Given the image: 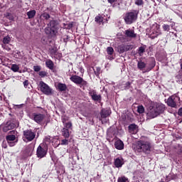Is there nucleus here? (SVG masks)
<instances>
[{
  "instance_id": "obj_1",
  "label": "nucleus",
  "mask_w": 182,
  "mask_h": 182,
  "mask_svg": "<svg viewBox=\"0 0 182 182\" xmlns=\"http://www.w3.org/2000/svg\"><path fill=\"white\" fill-rule=\"evenodd\" d=\"M132 149L135 153H144V154H150L153 149L151 141L149 138L139 140L132 146Z\"/></svg>"
},
{
  "instance_id": "obj_2",
  "label": "nucleus",
  "mask_w": 182,
  "mask_h": 182,
  "mask_svg": "<svg viewBox=\"0 0 182 182\" xmlns=\"http://www.w3.org/2000/svg\"><path fill=\"white\" fill-rule=\"evenodd\" d=\"M164 105L160 104H154L150 105L148 109L147 116L149 119H154L164 112Z\"/></svg>"
},
{
  "instance_id": "obj_3",
  "label": "nucleus",
  "mask_w": 182,
  "mask_h": 182,
  "mask_svg": "<svg viewBox=\"0 0 182 182\" xmlns=\"http://www.w3.org/2000/svg\"><path fill=\"white\" fill-rule=\"evenodd\" d=\"M138 15V10H133L131 12L127 13L124 17L125 23H127V25H132L133 22H136V21L137 20Z\"/></svg>"
},
{
  "instance_id": "obj_4",
  "label": "nucleus",
  "mask_w": 182,
  "mask_h": 182,
  "mask_svg": "<svg viewBox=\"0 0 182 182\" xmlns=\"http://www.w3.org/2000/svg\"><path fill=\"white\" fill-rule=\"evenodd\" d=\"M17 133L16 131L13 130L6 136V140L10 147L16 146V143H18V138H16Z\"/></svg>"
},
{
  "instance_id": "obj_5",
  "label": "nucleus",
  "mask_w": 182,
  "mask_h": 182,
  "mask_svg": "<svg viewBox=\"0 0 182 182\" xmlns=\"http://www.w3.org/2000/svg\"><path fill=\"white\" fill-rule=\"evenodd\" d=\"M70 80L75 83V85H80V87H85L87 86V81L83 80L82 77L79 75H73L70 77Z\"/></svg>"
},
{
  "instance_id": "obj_6",
  "label": "nucleus",
  "mask_w": 182,
  "mask_h": 182,
  "mask_svg": "<svg viewBox=\"0 0 182 182\" xmlns=\"http://www.w3.org/2000/svg\"><path fill=\"white\" fill-rule=\"evenodd\" d=\"M36 136V134L31 129H27L23 131V140L26 143L32 141V140H33Z\"/></svg>"
},
{
  "instance_id": "obj_7",
  "label": "nucleus",
  "mask_w": 182,
  "mask_h": 182,
  "mask_svg": "<svg viewBox=\"0 0 182 182\" xmlns=\"http://www.w3.org/2000/svg\"><path fill=\"white\" fill-rule=\"evenodd\" d=\"M48 154V147L45 146L43 144H40L36 150V156L38 159H43Z\"/></svg>"
},
{
  "instance_id": "obj_8",
  "label": "nucleus",
  "mask_w": 182,
  "mask_h": 182,
  "mask_svg": "<svg viewBox=\"0 0 182 182\" xmlns=\"http://www.w3.org/2000/svg\"><path fill=\"white\" fill-rule=\"evenodd\" d=\"M30 119L34 120L38 124H41L45 120L46 116L41 113H33L29 115Z\"/></svg>"
},
{
  "instance_id": "obj_9",
  "label": "nucleus",
  "mask_w": 182,
  "mask_h": 182,
  "mask_svg": "<svg viewBox=\"0 0 182 182\" xmlns=\"http://www.w3.org/2000/svg\"><path fill=\"white\" fill-rule=\"evenodd\" d=\"M40 90L44 95H47L48 96L52 95V88L48 85V84L45 83L43 81H41L39 82Z\"/></svg>"
},
{
  "instance_id": "obj_10",
  "label": "nucleus",
  "mask_w": 182,
  "mask_h": 182,
  "mask_svg": "<svg viewBox=\"0 0 182 182\" xmlns=\"http://www.w3.org/2000/svg\"><path fill=\"white\" fill-rule=\"evenodd\" d=\"M177 102H180V97L174 95L168 98L167 105L171 107H176L177 106Z\"/></svg>"
},
{
  "instance_id": "obj_11",
  "label": "nucleus",
  "mask_w": 182,
  "mask_h": 182,
  "mask_svg": "<svg viewBox=\"0 0 182 182\" xmlns=\"http://www.w3.org/2000/svg\"><path fill=\"white\" fill-rule=\"evenodd\" d=\"M132 49H133V46L124 44H121L117 48V52H119V53H124V52L132 50Z\"/></svg>"
},
{
  "instance_id": "obj_12",
  "label": "nucleus",
  "mask_w": 182,
  "mask_h": 182,
  "mask_svg": "<svg viewBox=\"0 0 182 182\" xmlns=\"http://www.w3.org/2000/svg\"><path fill=\"white\" fill-rule=\"evenodd\" d=\"M89 95L91 97V99L94 100V102H100L102 100V95H97L96 90H91L89 91Z\"/></svg>"
},
{
  "instance_id": "obj_13",
  "label": "nucleus",
  "mask_w": 182,
  "mask_h": 182,
  "mask_svg": "<svg viewBox=\"0 0 182 182\" xmlns=\"http://www.w3.org/2000/svg\"><path fill=\"white\" fill-rule=\"evenodd\" d=\"M124 33L127 36V38H137V34L134 33V30H132L130 28L125 30Z\"/></svg>"
},
{
  "instance_id": "obj_14",
  "label": "nucleus",
  "mask_w": 182,
  "mask_h": 182,
  "mask_svg": "<svg viewBox=\"0 0 182 182\" xmlns=\"http://www.w3.org/2000/svg\"><path fill=\"white\" fill-rule=\"evenodd\" d=\"M114 146L117 150H123L124 149V143L120 139L115 141Z\"/></svg>"
},
{
  "instance_id": "obj_15",
  "label": "nucleus",
  "mask_w": 182,
  "mask_h": 182,
  "mask_svg": "<svg viewBox=\"0 0 182 182\" xmlns=\"http://www.w3.org/2000/svg\"><path fill=\"white\" fill-rule=\"evenodd\" d=\"M138 131L139 127H137V125H136V124H131L129 126V133H131V134H136V133H137Z\"/></svg>"
},
{
  "instance_id": "obj_16",
  "label": "nucleus",
  "mask_w": 182,
  "mask_h": 182,
  "mask_svg": "<svg viewBox=\"0 0 182 182\" xmlns=\"http://www.w3.org/2000/svg\"><path fill=\"white\" fill-rule=\"evenodd\" d=\"M50 55L51 58H54L55 59H58V56H60V54L58 53V49L53 48L50 49Z\"/></svg>"
},
{
  "instance_id": "obj_17",
  "label": "nucleus",
  "mask_w": 182,
  "mask_h": 182,
  "mask_svg": "<svg viewBox=\"0 0 182 182\" xmlns=\"http://www.w3.org/2000/svg\"><path fill=\"white\" fill-rule=\"evenodd\" d=\"M56 88L60 92H65L66 89H68V87L66 86V84H63L62 82H58L56 85Z\"/></svg>"
},
{
  "instance_id": "obj_18",
  "label": "nucleus",
  "mask_w": 182,
  "mask_h": 182,
  "mask_svg": "<svg viewBox=\"0 0 182 182\" xmlns=\"http://www.w3.org/2000/svg\"><path fill=\"white\" fill-rule=\"evenodd\" d=\"M123 164H124V163L123 162V159L122 158H117L114 160V166L115 167H122V166H123Z\"/></svg>"
},
{
  "instance_id": "obj_19",
  "label": "nucleus",
  "mask_w": 182,
  "mask_h": 182,
  "mask_svg": "<svg viewBox=\"0 0 182 182\" xmlns=\"http://www.w3.org/2000/svg\"><path fill=\"white\" fill-rule=\"evenodd\" d=\"M46 68L50 69V70H53V68H55V63H53V61H52V60H47L46 61Z\"/></svg>"
},
{
  "instance_id": "obj_20",
  "label": "nucleus",
  "mask_w": 182,
  "mask_h": 182,
  "mask_svg": "<svg viewBox=\"0 0 182 182\" xmlns=\"http://www.w3.org/2000/svg\"><path fill=\"white\" fill-rule=\"evenodd\" d=\"M101 117L102 119H106V117H108V116H110V111H109L108 109H102L101 111Z\"/></svg>"
},
{
  "instance_id": "obj_21",
  "label": "nucleus",
  "mask_w": 182,
  "mask_h": 182,
  "mask_svg": "<svg viewBox=\"0 0 182 182\" xmlns=\"http://www.w3.org/2000/svg\"><path fill=\"white\" fill-rule=\"evenodd\" d=\"M62 136L65 137V139H69L70 134H69V129L66 127H63L62 129Z\"/></svg>"
},
{
  "instance_id": "obj_22",
  "label": "nucleus",
  "mask_w": 182,
  "mask_h": 182,
  "mask_svg": "<svg viewBox=\"0 0 182 182\" xmlns=\"http://www.w3.org/2000/svg\"><path fill=\"white\" fill-rule=\"evenodd\" d=\"M11 129H14V126L12 124L7 122L6 125L3 127V132L6 133V132H9V130H11Z\"/></svg>"
},
{
  "instance_id": "obj_23",
  "label": "nucleus",
  "mask_w": 182,
  "mask_h": 182,
  "mask_svg": "<svg viewBox=\"0 0 182 182\" xmlns=\"http://www.w3.org/2000/svg\"><path fill=\"white\" fill-rule=\"evenodd\" d=\"M36 15V10H31L27 12V16L28 19H32L35 18V16Z\"/></svg>"
},
{
  "instance_id": "obj_24",
  "label": "nucleus",
  "mask_w": 182,
  "mask_h": 182,
  "mask_svg": "<svg viewBox=\"0 0 182 182\" xmlns=\"http://www.w3.org/2000/svg\"><path fill=\"white\" fill-rule=\"evenodd\" d=\"M137 68L139 69V70H143V69L146 68V63L143 61H138Z\"/></svg>"
},
{
  "instance_id": "obj_25",
  "label": "nucleus",
  "mask_w": 182,
  "mask_h": 182,
  "mask_svg": "<svg viewBox=\"0 0 182 182\" xmlns=\"http://www.w3.org/2000/svg\"><path fill=\"white\" fill-rule=\"evenodd\" d=\"M48 25H50V29H55L56 28V26L58 25V21L52 20L50 21Z\"/></svg>"
},
{
  "instance_id": "obj_26",
  "label": "nucleus",
  "mask_w": 182,
  "mask_h": 182,
  "mask_svg": "<svg viewBox=\"0 0 182 182\" xmlns=\"http://www.w3.org/2000/svg\"><path fill=\"white\" fill-rule=\"evenodd\" d=\"M11 70H12L13 72H18L19 71V65H18L16 64H12Z\"/></svg>"
},
{
  "instance_id": "obj_27",
  "label": "nucleus",
  "mask_w": 182,
  "mask_h": 182,
  "mask_svg": "<svg viewBox=\"0 0 182 182\" xmlns=\"http://www.w3.org/2000/svg\"><path fill=\"white\" fill-rule=\"evenodd\" d=\"M117 182H129V178L126 176H120L117 179Z\"/></svg>"
},
{
  "instance_id": "obj_28",
  "label": "nucleus",
  "mask_w": 182,
  "mask_h": 182,
  "mask_svg": "<svg viewBox=\"0 0 182 182\" xmlns=\"http://www.w3.org/2000/svg\"><path fill=\"white\" fill-rule=\"evenodd\" d=\"M95 22H97V23H103V17L100 16H97L95 18Z\"/></svg>"
},
{
  "instance_id": "obj_29",
  "label": "nucleus",
  "mask_w": 182,
  "mask_h": 182,
  "mask_svg": "<svg viewBox=\"0 0 182 182\" xmlns=\"http://www.w3.org/2000/svg\"><path fill=\"white\" fill-rule=\"evenodd\" d=\"M10 42L11 37H9V36H7L3 38V43H4V45H8V43H9Z\"/></svg>"
},
{
  "instance_id": "obj_30",
  "label": "nucleus",
  "mask_w": 182,
  "mask_h": 182,
  "mask_svg": "<svg viewBox=\"0 0 182 182\" xmlns=\"http://www.w3.org/2000/svg\"><path fill=\"white\" fill-rule=\"evenodd\" d=\"M145 51H146V47L144 46L139 47L138 50V53L139 56H141V55H143V53H144Z\"/></svg>"
},
{
  "instance_id": "obj_31",
  "label": "nucleus",
  "mask_w": 182,
  "mask_h": 182,
  "mask_svg": "<svg viewBox=\"0 0 182 182\" xmlns=\"http://www.w3.org/2000/svg\"><path fill=\"white\" fill-rule=\"evenodd\" d=\"M137 112L138 113H144V107H143V105H139L137 107Z\"/></svg>"
},
{
  "instance_id": "obj_32",
  "label": "nucleus",
  "mask_w": 182,
  "mask_h": 182,
  "mask_svg": "<svg viewBox=\"0 0 182 182\" xmlns=\"http://www.w3.org/2000/svg\"><path fill=\"white\" fill-rule=\"evenodd\" d=\"M38 75L41 77H45L48 76V73L46 71H40Z\"/></svg>"
},
{
  "instance_id": "obj_33",
  "label": "nucleus",
  "mask_w": 182,
  "mask_h": 182,
  "mask_svg": "<svg viewBox=\"0 0 182 182\" xmlns=\"http://www.w3.org/2000/svg\"><path fill=\"white\" fill-rule=\"evenodd\" d=\"M161 32H160V30H157V31H154L153 32V35L152 38H157V36H159V35H161Z\"/></svg>"
},
{
  "instance_id": "obj_34",
  "label": "nucleus",
  "mask_w": 182,
  "mask_h": 182,
  "mask_svg": "<svg viewBox=\"0 0 182 182\" xmlns=\"http://www.w3.org/2000/svg\"><path fill=\"white\" fill-rule=\"evenodd\" d=\"M107 52L108 55H113V52H114V50H113L112 47H108L107 48Z\"/></svg>"
},
{
  "instance_id": "obj_35",
  "label": "nucleus",
  "mask_w": 182,
  "mask_h": 182,
  "mask_svg": "<svg viewBox=\"0 0 182 182\" xmlns=\"http://www.w3.org/2000/svg\"><path fill=\"white\" fill-rule=\"evenodd\" d=\"M64 127L69 130V129L72 128V122H65V124H64Z\"/></svg>"
},
{
  "instance_id": "obj_36",
  "label": "nucleus",
  "mask_w": 182,
  "mask_h": 182,
  "mask_svg": "<svg viewBox=\"0 0 182 182\" xmlns=\"http://www.w3.org/2000/svg\"><path fill=\"white\" fill-rule=\"evenodd\" d=\"M144 4V2H143V0H135V5H138V6H140Z\"/></svg>"
},
{
  "instance_id": "obj_37",
  "label": "nucleus",
  "mask_w": 182,
  "mask_h": 182,
  "mask_svg": "<svg viewBox=\"0 0 182 182\" xmlns=\"http://www.w3.org/2000/svg\"><path fill=\"white\" fill-rule=\"evenodd\" d=\"M164 31H167L168 32V31H170V26L169 25H167V24H164L163 26H162Z\"/></svg>"
},
{
  "instance_id": "obj_38",
  "label": "nucleus",
  "mask_w": 182,
  "mask_h": 182,
  "mask_svg": "<svg viewBox=\"0 0 182 182\" xmlns=\"http://www.w3.org/2000/svg\"><path fill=\"white\" fill-rule=\"evenodd\" d=\"M68 120H69V117H67V116H63L62 117V122H63V124L67 123Z\"/></svg>"
},
{
  "instance_id": "obj_39",
  "label": "nucleus",
  "mask_w": 182,
  "mask_h": 182,
  "mask_svg": "<svg viewBox=\"0 0 182 182\" xmlns=\"http://www.w3.org/2000/svg\"><path fill=\"white\" fill-rule=\"evenodd\" d=\"M61 144L63 146H67V144H69V141L68 139H62L61 140Z\"/></svg>"
},
{
  "instance_id": "obj_40",
  "label": "nucleus",
  "mask_w": 182,
  "mask_h": 182,
  "mask_svg": "<svg viewBox=\"0 0 182 182\" xmlns=\"http://www.w3.org/2000/svg\"><path fill=\"white\" fill-rule=\"evenodd\" d=\"M41 66L40 65H34L33 70L34 72H40L41 71Z\"/></svg>"
},
{
  "instance_id": "obj_41",
  "label": "nucleus",
  "mask_w": 182,
  "mask_h": 182,
  "mask_svg": "<svg viewBox=\"0 0 182 182\" xmlns=\"http://www.w3.org/2000/svg\"><path fill=\"white\" fill-rule=\"evenodd\" d=\"M42 16L44 18V19H49L50 18V15H49L48 13L43 14Z\"/></svg>"
},
{
  "instance_id": "obj_42",
  "label": "nucleus",
  "mask_w": 182,
  "mask_h": 182,
  "mask_svg": "<svg viewBox=\"0 0 182 182\" xmlns=\"http://www.w3.org/2000/svg\"><path fill=\"white\" fill-rule=\"evenodd\" d=\"M178 83H182V73L176 76Z\"/></svg>"
},
{
  "instance_id": "obj_43",
  "label": "nucleus",
  "mask_w": 182,
  "mask_h": 182,
  "mask_svg": "<svg viewBox=\"0 0 182 182\" xmlns=\"http://www.w3.org/2000/svg\"><path fill=\"white\" fill-rule=\"evenodd\" d=\"M94 72L96 76H99V75H100V68H97L96 70H94Z\"/></svg>"
},
{
  "instance_id": "obj_44",
  "label": "nucleus",
  "mask_w": 182,
  "mask_h": 182,
  "mask_svg": "<svg viewBox=\"0 0 182 182\" xmlns=\"http://www.w3.org/2000/svg\"><path fill=\"white\" fill-rule=\"evenodd\" d=\"M132 85V82H127L125 83V89H130V85Z\"/></svg>"
},
{
  "instance_id": "obj_45",
  "label": "nucleus",
  "mask_w": 182,
  "mask_h": 182,
  "mask_svg": "<svg viewBox=\"0 0 182 182\" xmlns=\"http://www.w3.org/2000/svg\"><path fill=\"white\" fill-rule=\"evenodd\" d=\"M23 83L24 87H28V80H25Z\"/></svg>"
},
{
  "instance_id": "obj_46",
  "label": "nucleus",
  "mask_w": 182,
  "mask_h": 182,
  "mask_svg": "<svg viewBox=\"0 0 182 182\" xmlns=\"http://www.w3.org/2000/svg\"><path fill=\"white\" fill-rule=\"evenodd\" d=\"M178 114L179 116H182V108H180V109H178Z\"/></svg>"
},
{
  "instance_id": "obj_47",
  "label": "nucleus",
  "mask_w": 182,
  "mask_h": 182,
  "mask_svg": "<svg viewBox=\"0 0 182 182\" xmlns=\"http://www.w3.org/2000/svg\"><path fill=\"white\" fill-rule=\"evenodd\" d=\"M109 4H114L116 0H107Z\"/></svg>"
},
{
  "instance_id": "obj_48",
  "label": "nucleus",
  "mask_w": 182,
  "mask_h": 182,
  "mask_svg": "<svg viewBox=\"0 0 182 182\" xmlns=\"http://www.w3.org/2000/svg\"><path fill=\"white\" fill-rule=\"evenodd\" d=\"M182 74V63H181V70L179 71V75Z\"/></svg>"
},
{
  "instance_id": "obj_49",
  "label": "nucleus",
  "mask_w": 182,
  "mask_h": 182,
  "mask_svg": "<svg viewBox=\"0 0 182 182\" xmlns=\"http://www.w3.org/2000/svg\"><path fill=\"white\" fill-rule=\"evenodd\" d=\"M41 42H42V43H46V41H45L44 38H41Z\"/></svg>"
},
{
  "instance_id": "obj_50",
  "label": "nucleus",
  "mask_w": 182,
  "mask_h": 182,
  "mask_svg": "<svg viewBox=\"0 0 182 182\" xmlns=\"http://www.w3.org/2000/svg\"><path fill=\"white\" fill-rule=\"evenodd\" d=\"M154 66V65L151 68H149L147 70H146V72H150V70H151V69H153V67Z\"/></svg>"
},
{
  "instance_id": "obj_51",
  "label": "nucleus",
  "mask_w": 182,
  "mask_h": 182,
  "mask_svg": "<svg viewBox=\"0 0 182 182\" xmlns=\"http://www.w3.org/2000/svg\"><path fill=\"white\" fill-rule=\"evenodd\" d=\"M53 32L54 35H56V33H57L56 31L53 30Z\"/></svg>"
},
{
  "instance_id": "obj_52",
  "label": "nucleus",
  "mask_w": 182,
  "mask_h": 182,
  "mask_svg": "<svg viewBox=\"0 0 182 182\" xmlns=\"http://www.w3.org/2000/svg\"><path fill=\"white\" fill-rule=\"evenodd\" d=\"M9 19H10V21H12V19H14V18H12V17H11V18H10Z\"/></svg>"
},
{
  "instance_id": "obj_53",
  "label": "nucleus",
  "mask_w": 182,
  "mask_h": 182,
  "mask_svg": "<svg viewBox=\"0 0 182 182\" xmlns=\"http://www.w3.org/2000/svg\"><path fill=\"white\" fill-rule=\"evenodd\" d=\"M83 72H84V70H82V69H81V73H83Z\"/></svg>"
},
{
  "instance_id": "obj_54",
  "label": "nucleus",
  "mask_w": 182,
  "mask_h": 182,
  "mask_svg": "<svg viewBox=\"0 0 182 182\" xmlns=\"http://www.w3.org/2000/svg\"><path fill=\"white\" fill-rule=\"evenodd\" d=\"M3 147H4V149H6V146H3Z\"/></svg>"
},
{
  "instance_id": "obj_55",
  "label": "nucleus",
  "mask_w": 182,
  "mask_h": 182,
  "mask_svg": "<svg viewBox=\"0 0 182 182\" xmlns=\"http://www.w3.org/2000/svg\"><path fill=\"white\" fill-rule=\"evenodd\" d=\"M181 151H182V147H181Z\"/></svg>"
}]
</instances>
